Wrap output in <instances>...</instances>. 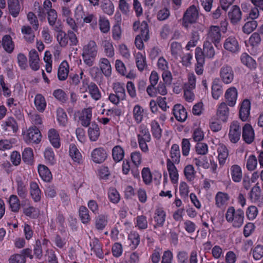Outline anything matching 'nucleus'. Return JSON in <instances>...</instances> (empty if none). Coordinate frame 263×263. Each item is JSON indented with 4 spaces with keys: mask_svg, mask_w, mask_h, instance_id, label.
Here are the masks:
<instances>
[{
    "mask_svg": "<svg viewBox=\"0 0 263 263\" xmlns=\"http://www.w3.org/2000/svg\"><path fill=\"white\" fill-rule=\"evenodd\" d=\"M226 219L233 227L239 228L243 224L244 212L242 209L235 210L233 206H230L227 211Z\"/></svg>",
    "mask_w": 263,
    "mask_h": 263,
    "instance_id": "obj_1",
    "label": "nucleus"
},
{
    "mask_svg": "<svg viewBox=\"0 0 263 263\" xmlns=\"http://www.w3.org/2000/svg\"><path fill=\"white\" fill-rule=\"evenodd\" d=\"M98 54L97 45L94 41L90 40L83 47L82 56L84 62L91 66Z\"/></svg>",
    "mask_w": 263,
    "mask_h": 263,
    "instance_id": "obj_2",
    "label": "nucleus"
},
{
    "mask_svg": "<svg viewBox=\"0 0 263 263\" xmlns=\"http://www.w3.org/2000/svg\"><path fill=\"white\" fill-rule=\"evenodd\" d=\"M57 42L61 47H65L68 44L69 41L70 46H76L78 43V37L75 33L71 30L66 32H61L56 35Z\"/></svg>",
    "mask_w": 263,
    "mask_h": 263,
    "instance_id": "obj_3",
    "label": "nucleus"
},
{
    "mask_svg": "<svg viewBox=\"0 0 263 263\" xmlns=\"http://www.w3.org/2000/svg\"><path fill=\"white\" fill-rule=\"evenodd\" d=\"M141 33L136 36L135 44L139 50H142L144 48L143 41H147L149 38V30L148 24L145 21H143L140 25Z\"/></svg>",
    "mask_w": 263,
    "mask_h": 263,
    "instance_id": "obj_4",
    "label": "nucleus"
},
{
    "mask_svg": "<svg viewBox=\"0 0 263 263\" xmlns=\"http://www.w3.org/2000/svg\"><path fill=\"white\" fill-rule=\"evenodd\" d=\"M42 138L39 129L35 126L29 127L24 134V140L26 142L30 143H39Z\"/></svg>",
    "mask_w": 263,
    "mask_h": 263,
    "instance_id": "obj_5",
    "label": "nucleus"
},
{
    "mask_svg": "<svg viewBox=\"0 0 263 263\" xmlns=\"http://www.w3.org/2000/svg\"><path fill=\"white\" fill-rule=\"evenodd\" d=\"M221 39V33L218 26L210 27L206 37V41L213 43L217 47Z\"/></svg>",
    "mask_w": 263,
    "mask_h": 263,
    "instance_id": "obj_6",
    "label": "nucleus"
},
{
    "mask_svg": "<svg viewBox=\"0 0 263 263\" xmlns=\"http://www.w3.org/2000/svg\"><path fill=\"white\" fill-rule=\"evenodd\" d=\"M198 12L195 6L190 7L185 11L183 17V26L187 28L189 24L195 23L197 20Z\"/></svg>",
    "mask_w": 263,
    "mask_h": 263,
    "instance_id": "obj_7",
    "label": "nucleus"
},
{
    "mask_svg": "<svg viewBox=\"0 0 263 263\" xmlns=\"http://www.w3.org/2000/svg\"><path fill=\"white\" fill-rule=\"evenodd\" d=\"M219 75L222 81L227 84L231 83L234 77L232 67L228 64H224L220 68Z\"/></svg>",
    "mask_w": 263,
    "mask_h": 263,
    "instance_id": "obj_8",
    "label": "nucleus"
},
{
    "mask_svg": "<svg viewBox=\"0 0 263 263\" xmlns=\"http://www.w3.org/2000/svg\"><path fill=\"white\" fill-rule=\"evenodd\" d=\"M241 126L237 121H233L230 126L229 138L231 142L237 143L240 139Z\"/></svg>",
    "mask_w": 263,
    "mask_h": 263,
    "instance_id": "obj_9",
    "label": "nucleus"
},
{
    "mask_svg": "<svg viewBox=\"0 0 263 263\" xmlns=\"http://www.w3.org/2000/svg\"><path fill=\"white\" fill-rule=\"evenodd\" d=\"M224 48L232 53H237L240 51V46L235 36L232 35L228 37L223 43Z\"/></svg>",
    "mask_w": 263,
    "mask_h": 263,
    "instance_id": "obj_10",
    "label": "nucleus"
},
{
    "mask_svg": "<svg viewBox=\"0 0 263 263\" xmlns=\"http://www.w3.org/2000/svg\"><path fill=\"white\" fill-rule=\"evenodd\" d=\"M2 129L8 135H12L18 130L17 124L12 117H9L1 124Z\"/></svg>",
    "mask_w": 263,
    "mask_h": 263,
    "instance_id": "obj_11",
    "label": "nucleus"
},
{
    "mask_svg": "<svg viewBox=\"0 0 263 263\" xmlns=\"http://www.w3.org/2000/svg\"><path fill=\"white\" fill-rule=\"evenodd\" d=\"M92 161L96 163L103 162L107 157L106 151L103 147L95 148L91 153Z\"/></svg>",
    "mask_w": 263,
    "mask_h": 263,
    "instance_id": "obj_12",
    "label": "nucleus"
},
{
    "mask_svg": "<svg viewBox=\"0 0 263 263\" xmlns=\"http://www.w3.org/2000/svg\"><path fill=\"white\" fill-rule=\"evenodd\" d=\"M166 218V212L162 208H157L154 213V219L156 222L154 228L163 226Z\"/></svg>",
    "mask_w": 263,
    "mask_h": 263,
    "instance_id": "obj_13",
    "label": "nucleus"
},
{
    "mask_svg": "<svg viewBox=\"0 0 263 263\" xmlns=\"http://www.w3.org/2000/svg\"><path fill=\"white\" fill-rule=\"evenodd\" d=\"M228 15L231 23L233 24H237L241 20L242 12L237 5H233L231 8Z\"/></svg>",
    "mask_w": 263,
    "mask_h": 263,
    "instance_id": "obj_14",
    "label": "nucleus"
},
{
    "mask_svg": "<svg viewBox=\"0 0 263 263\" xmlns=\"http://www.w3.org/2000/svg\"><path fill=\"white\" fill-rule=\"evenodd\" d=\"M229 115V109L226 103L222 102L218 106L216 116L217 119L221 122H226Z\"/></svg>",
    "mask_w": 263,
    "mask_h": 263,
    "instance_id": "obj_15",
    "label": "nucleus"
},
{
    "mask_svg": "<svg viewBox=\"0 0 263 263\" xmlns=\"http://www.w3.org/2000/svg\"><path fill=\"white\" fill-rule=\"evenodd\" d=\"M147 114V110L144 109L143 107L139 104H136L133 107V118L137 123H140Z\"/></svg>",
    "mask_w": 263,
    "mask_h": 263,
    "instance_id": "obj_16",
    "label": "nucleus"
},
{
    "mask_svg": "<svg viewBox=\"0 0 263 263\" xmlns=\"http://www.w3.org/2000/svg\"><path fill=\"white\" fill-rule=\"evenodd\" d=\"M238 92L236 88L231 87L228 88L224 95V98L227 104L230 106H234L236 102Z\"/></svg>",
    "mask_w": 263,
    "mask_h": 263,
    "instance_id": "obj_17",
    "label": "nucleus"
},
{
    "mask_svg": "<svg viewBox=\"0 0 263 263\" xmlns=\"http://www.w3.org/2000/svg\"><path fill=\"white\" fill-rule=\"evenodd\" d=\"M241 9L243 12L247 13V18L254 20L257 18L259 15V10L256 7H253L249 4L243 3L241 4Z\"/></svg>",
    "mask_w": 263,
    "mask_h": 263,
    "instance_id": "obj_18",
    "label": "nucleus"
},
{
    "mask_svg": "<svg viewBox=\"0 0 263 263\" xmlns=\"http://www.w3.org/2000/svg\"><path fill=\"white\" fill-rule=\"evenodd\" d=\"M166 167L172 182L176 183L178 180L179 175L175 163L170 159L166 160Z\"/></svg>",
    "mask_w": 263,
    "mask_h": 263,
    "instance_id": "obj_19",
    "label": "nucleus"
},
{
    "mask_svg": "<svg viewBox=\"0 0 263 263\" xmlns=\"http://www.w3.org/2000/svg\"><path fill=\"white\" fill-rule=\"evenodd\" d=\"M242 138L247 143H251L254 139V133L250 124H246L242 128Z\"/></svg>",
    "mask_w": 263,
    "mask_h": 263,
    "instance_id": "obj_20",
    "label": "nucleus"
},
{
    "mask_svg": "<svg viewBox=\"0 0 263 263\" xmlns=\"http://www.w3.org/2000/svg\"><path fill=\"white\" fill-rule=\"evenodd\" d=\"M250 102L248 99L244 100L241 103L239 110V117L242 121H246L250 115Z\"/></svg>",
    "mask_w": 263,
    "mask_h": 263,
    "instance_id": "obj_21",
    "label": "nucleus"
},
{
    "mask_svg": "<svg viewBox=\"0 0 263 263\" xmlns=\"http://www.w3.org/2000/svg\"><path fill=\"white\" fill-rule=\"evenodd\" d=\"M173 114L176 119L180 122H184L187 118V112L184 107L180 104L174 105Z\"/></svg>",
    "mask_w": 263,
    "mask_h": 263,
    "instance_id": "obj_22",
    "label": "nucleus"
},
{
    "mask_svg": "<svg viewBox=\"0 0 263 263\" xmlns=\"http://www.w3.org/2000/svg\"><path fill=\"white\" fill-rule=\"evenodd\" d=\"M2 46L5 51L8 53L13 52L14 49V43L11 36L9 34L3 36L2 40Z\"/></svg>",
    "mask_w": 263,
    "mask_h": 263,
    "instance_id": "obj_23",
    "label": "nucleus"
},
{
    "mask_svg": "<svg viewBox=\"0 0 263 263\" xmlns=\"http://www.w3.org/2000/svg\"><path fill=\"white\" fill-rule=\"evenodd\" d=\"M39 60L37 52L35 49L31 50L29 52V62L32 70L36 71L40 68Z\"/></svg>",
    "mask_w": 263,
    "mask_h": 263,
    "instance_id": "obj_24",
    "label": "nucleus"
},
{
    "mask_svg": "<svg viewBox=\"0 0 263 263\" xmlns=\"http://www.w3.org/2000/svg\"><path fill=\"white\" fill-rule=\"evenodd\" d=\"M21 32L23 35L24 40L28 43H32L34 41L35 34L32 28L28 25H24L22 27Z\"/></svg>",
    "mask_w": 263,
    "mask_h": 263,
    "instance_id": "obj_25",
    "label": "nucleus"
},
{
    "mask_svg": "<svg viewBox=\"0 0 263 263\" xmlns=\"http://www.w3.org/2000/svg\"><path fill=\"white\" fill-rule=\"evenodd\" d=\"M217 151L219 164L223 165L229 156L228 150L226 145L220 143L218 145Z\"/></svg>",
    "mask_w": 263,
    "mask_h": 263,
    "instance_id": "obj_26",
    "label": "nucleus"
},
{
    "mask_svg": "<svg viewBox=\"0 0 263 263\" xmlns=\"http://www.w3.org/2000/svg\"><path fill=\"white\" fill-rule=\"evenodd\" d=\"M69 154L74 162L78 164L82 163L83 160L82 156L74 144H70Z\"/></svg>",
    "mask_w": 263,
    "mask_h": 263,
    "instance_id": "obj_27",
    "label": "nucleus"
},
{
    "mask_svg": "<svg viewBox=\"0 0 263 263\" xmlns=\"http://www.w3.org/2000/svg\"><path fill=\"white\" fill-rule=\"evenodd\" d=\"M30 194L34 202H39L41 199L42 192L38 184L35 182L30 183Z\"/></svg>",
    "mask_w": 263,
    "mask_h": 263,
    "instance_id": "obj_28",
    "label": "nucleus"
},
{
    "mask_svg": "<svg viewBox=\"0 0 263 263\" xmlns=\"http://www.w3.org/2000/svg\"><path fill=\"white\" fill-rule=\"evenodd\" d=\"M136 66L139 70L142 71L146 66V55L145 52H135L134 54Z\"/></svg>",
    "mask_w": 263,
    "mask_h": 263,
    "instance_id": "obj_29",
    "label": "nucleus"
},
{
    "mask_svg": "<svg viewBox=\"0 0 263 263\" xmlns=\"http://www.w3.org/2000/svg\"><path fill=\"white\" fill-rule=\"evenodd\" d=\"M229 199L227 193L219 192L215 196V204L218 208H224L228 204Z\"/></svg>",
    "mask_w": 263,
    "mask_h": 263,
    "instance_id": "obj_30",
    "label": "nucleus"
},
{
    "mask_svg": "<svg viewBox=\"0 0 263 263\" xmlns=\"http://www.w3.org/2000/svg\"><path fill=\"white\" fill-rule=\"evenodd\" d=\"M100 68L106 77H109L111 73V67L109 60L105 58H102L99 63Z\"/></svg>",
    "mask_w": 263,
    "mask_h": 263,
    "instance_id": "obj_31",
    "label": "nucleus"
},
{
    "mask_svg": "<svg viewBox=\"0 0 263 263\" xmlns=\"http://www.w3.org/2000/svg\"><path fill=\"white\" fill-rule=\"evenodd\" d=\"M92 118V110L91 108L84 109L82 112L80 120L82 126L88 127L90 124Z\"/></svg>",
    "mask_w": 263,
    "mask_h": 263,
    "instance_id": "obj_32",
    "label": "nucleus"
},
{
    "mask_svg": "<svg viewBox=\"0 0 263 263\" xmlns=\"http://www.w3.org/2000/svg\"><path fill=\"white\" fill-rule=\"evenodd\" d=\"M23 213L25 216L31 219H36L40 215L39 210L30 204L23 208Z\"/></svg>",
    "mask_w": 263,
    "mask_h": 263,
    "instance_id": "obj_33",
    "label": "nucleus"
},
{
    "mask_svg": "<svg viewBox=\"0 0 263 263\" xmlns=\"http://www.w3.org/2000/svg\"><path fill=\"white\" fill-rule=\"evenodd\" d=\"M8 5L10 14L13 17H17L21 9L18 0H8Z\"/></svg>",
    "mask_w": 263,
    "mask_h": 263,
    "instance_id": "obj_34",
    "label": "nucleus"
},
{
    "mask_svg": "<svg viewBox=\"0 0 263 263\" xmlns=\"http://www.w3.org/2000/svg\"><path fill=\"white\" fill-rule=\"evenodd\" d=\"M88 134L91 141H96L100 136V132L98 125L95 122L91 123L88 129Z\"/></svg>",
    "mask_w": 263,
    "mask_h": 263,
    "instance_id": "obj_35",
    "label": "nucleus"
},
{
    "mask_svg": "<svg viewBox=\"0 0 263 263\" xmlns=\"http://www.w3.org/2000/svg\"><path fill=\"white\" fill-rule=\"evenodd\" d=\"M91 250L99 258H103L104 253L102 248V245L98 239H95L90 243Z\"/></svg>",
    "mask_w": 263,
    "mask_h": 263,
    "instance_id": "obj_36",
    "label": "nucleus"
},
{
    "mask_svg": "<svg viewBox=\"0 0 263 263\" xmlns=\"http://www.w3.org/2000/svg\"><path fill=\"white\" fill-rule=\"evenodd\" d=\"M101 46L104 49L106 56L108 58H112L115 55V49L112 42L110 40H104L102 41Z\"/></svg>",
    "mask_w": 263,
    "mask_h": 263,
    "instance_id": "obj_37",
    "label": "nucleus"
},
{
    "mask_svg": "<svg viewBox=\"0 0 263 263\" xmlns=\"http://www.w3.org/2000/svg\"><path fill=\"white\" fill-rule=\"evenodd\" d=\"M17 183V193L19 197L22 199H25L27 197L28 192L25 183L22 181L21 177H18L16 179Z\"/></svg>",
    "mask_w": 263,
    "mask_h": 263,
    "instance_id": "obj_38",
    "label": "nucleus"
},
{
    "mask_svg": "<svg viewBox=\"0 0 263 263\" xmlns=\"http://www.w3.org/2000/svg\"><path fill=\"white\" fill-rule=\"evenodd\" d=\"M48 242L49 241L45 239H44L42 242L39 240L36 241L33 251L34 254L36 255L37 258L40 259L42 257L43 248L44 249H46Z\"/></svg>",
    "mask_w": 263,
    "mask_h": 263,
    "instance_id": "obj_39",
    "label": "nucleus"
},
{
    "mask_svg": "<svg viewBox=\"0 0 263 263\" xmlns=\"http://www.w3.org/2000/svg\"><path fill=\"white\" fill-rule=\"evenodd\" d=\"M38 172L40 176L45 181L49 182L52 178V174L49 168L45 165L40 164L38 166Z\"/></svg>",
    "mask_w": 263,
    "mask_h": 263,
    "instance_id": "obj_40",
    "label": "nucleus"
},
{
    "mask_svg": "<svg viewBox=\"0 0 263 263\" xmlns=\"http://www.w3.org/2000/svg\"><path fill=\"white\" fill-rule=\"evenodd\" d=\"M48 138L52 145L56 148L60 146V137L58 132L54 129H50L48 132Z\"/></svg>",
    "mask_w": 263,
    "mask_h": 263,
    "instance_id": "obj_41",
    "label": "nucleus"
},
{
    "mask_svg": "<svg viewBox=\"0 0 263 263\" xmlns=\"http://www.w3.org/2000/svg\"><path fill=\"white\" fill-rule=\"evenodd\" d=\"M232 180L235 182H239L242 179V174L241 167L238 165H233L230 168Z\"/></svg>",
    "mask_w": 263,
    "mask_h": 263,
    "instance_id": "obj_42",
    "label": "nucleus"
},
{
    "mask_svg": "<svg viewBox=\"0 0 263 263\" xmlns=\"http://www.w3.org/2000/svg\"><path fill=\"white\" fill-rule=\"evenodd\" d=\"M212 43L206 41L203 43L202 51L205 58L208 59H213L215 54V51Z\"/></svg>",
    "mask_w": 263,
    "mask_h": 263,
    "instance_id": "obj_43",
    "label": "nucleus"
},
{
    "mask_svg": "<svg viewBox=\"0 0 263 263\" xmlns=\"http://www.w3.org/2000/svg\"><path fill=\"white\" fill-rule=\"evenodd\" d=\"M108 223V215L100 214L95 219V227L99 231L103 230Z\"/></svg>",
    "mask_w": 263,
    "mask_h": 263,
    "instance_id": "obj_44",
    "label": "nucleus"
},
{
    "mask_svg": "<svg viewBox=\"0 0 263 263\" xmlns=\"http://www.w3.org/2000/svg\"><path fill=\"white\" fill-rule=\"evenodd\" d=\"M180 151L179 146L177 144L172 145L170 151L171 160L175 164H178L180 159Z\"/></svg>",
    "mask_w": 263,
    "mask_h": 263,
    "instance_id": "obj_45",
    "label": "nucleus"
},
{
    "mask_svg": "<svg viewBox=\"0 0 263 263\" xmlns=\"http://www.w3.org/2000/svg\"><path fill=\"white\" fill-rule=\"evenodd\" d=\"M69 65L67 62H63L60 64L58 72V78L61 81L65 80L68 75Z\"/></svg>",
    "mask_w": 263,
    "mask_h": 263,
    "instance_id": "obj_46",
    "label": "nucleus"
},
{
    "mask_svg": "<svg viewBox=\"0 0 263 263\" xmlns=\"http://www.w3.org/2000/svg\"><path fill=\"white\" fill-rule=\"evenodd\" d=\"M261 197V189L257 184H256L251 190L250 193V199L252 202L257 203L260 201Z\"/></svg>",
    "mask_w": 263,
    "mask_h": 263,
    "instance_id": "obj_47",
    "label": "nucleus"
},
{
    "mask_svg": "<svg viewBox=\"0 0 263 263\" xmlns=\"http://www.w3.org/2000/svg\"><path fill=\"white\" fill-rule=\"evenodd\" d=\"M8 203L9 208L11 211L15 213L18 212L19 211L21 204L20 200L16 195H11L9 198Z\"/></svg>",
    "mask_w": 263,
    "mask_h": 263,
    "instance_id": "obj_48",
    "label": "nucleus"
},
{
    "mask_svg": "<svg viewBox=\"0 0 263 263\" xmlns=\"http://www.w3.org/2000/svg\"><path fill=\"white\" fill-rule=\"evenodd\" d=\"M34 105L37 110L43 112L46 108V102L45 98L41 94H37L34 98Z\"/></svg>",
    "mask_w": 263,
    "mask_h": 263,
    "instance_id": "obj_49",
    "label": "nucleus"
},
{
    "mask_svg": "<svg viewBox=\"0 0 263 263\" xmlns=\"http://www.w3.org/2000/svg\"><path fill=\"white\" fill-rule=\"evenodd\" d=\"M79 216L82 222L84 224H88L91 220L89 212L86 206H81L79 210Z\"/></svg>",
    "mask_w": 263,
    "mask_h": 263,
    "instance_id": "obj_50",
    "label": "nucleus"
},
{
    "mask_svg": "<svg viewBox=\"0 0 263 263\" xmlns=\"http://www.w3.org/2000/svg\"><path fill=\"white\" fill-rule=\"evenodd\" d=\"M128 239L130 243L129 244L131 249H136L139 245L140 238L137 232H131L128 235Z\"/></svg>",
    "mask_w": 263,
    "mask_h": 263,
    "instance_id": "obj_51",
    "label": "nucleus"
},
{
    "mask_svg": "<svg viewBox=\"0 0 263 263\" xmlns=\"http://www.w3.org/2000/svg\"><path fill=\"white\" fill-rule=\"evenodd\" d=\"M112 156L115 161L119 162L124 158V150L120 146L117 145L112 148Z\"/></svg>",
    "mask_w": 263,
    "mask_h": 263,
    "instance_id": "obj_52",
    "label": "nucleus"
},
{
    "mask_svg": "<svg viewBox=\"0 0 263 263\" xmlns=\"http://www.w3.org/2000/svg\"><path fill=\"white\" fill-rule=\"evenodd\" d=\"M112 88L115 93L118 95L121 98L125 99L126 93L124 88V84L120 82H115L113 83Z\"/></svg>",
    "mask_w": 263,
    "mask_h": 263,
    "instance_id": "obj_53",
    "label": "nucleus"
},
{
    "mask_svg": "<svg viewBox=\"0 0 263 263\" xmlns=\"http://www.w3.org/2000/svg\"><path fill=\"white\" fill-rule=\"evenodd\" d=\"M101 7L103 11L108 15H112L114 12V6L110 0H103Z\"/></svg>",
    "mask_w": 263,
    "mask_h": 263,
    "instance_id": "obj_54",
    "label": "nucleus"
},
{
    "mask_svg": "<svg viewBox=\"0 0 263 263\" xmlns=\"http://www.w3.org/2000/svg\"><path fill=\"white\" fill-rule=\"evenodd\" d=\"M240 60L242 63L250 68H253L255 67L256 62L246 53H243L240 57Z\"/></svg>",
    "mask_w": 263,
    "mask_h": 263,
    "instance_id": "obj_55",
    "label": "nucleus"
},
{
    "mask_svg": "<svg viewBox=\"0 0 263 263\" xmlns=\"http://www.w3.org/2000/svg\"><path fill=\"white\" fill-rule=\"evenodd\" d=\"M151 127L153 136L157 139H160L162 135V129L158 122L156 120H153L151 123Z\"/></svg>",
    "mask_w": 263,
    "mask_h": 263,
    "instance_id": "obj_56",
    "label": "nucleus"
},
{
    "mask_svg": "<svg viewBox=\"0 0 263 263\" xmlns=\"http://www.w3.org/2000/svg\"><path fill=\"white\" fill-rule=\"evenodd\" d=\"M151 139V136L146 126L141 124L138 128V133L137 134V139Z\"/></svg>",
    "mask_w": 263,
    "mask_h": 263,
    "instance_id": "obj_57",
    "label": "nucleus"
},
{
    "mask_svg": "<svg viewBox=\"0 0 263 263\" xmlns=\"http://www.w3.org/2000/svg\"><path fill=\"white\" fill-rule=\"evenodd\" d=\"M257 27V22L256 21L251 20L247 22L242 27V31L246 34H250L253 32Z\"/></svg>",
    "mask_w": 263,
    "mask_h": 263,
    "instance_id": "obj_58",
    "label": "nucleus"
},
{
    "mask_svg": "<svg viewBox=\"0 0 263 263\" xmlns=\"http://www.w3.org/2000/svg\"><path fill=\"white\" fill-rule=\"evenodd\" d=\"M223 93L222 86L217 82H214L212 86V95L213 98L217 100Z\"/></svg>",
    "mask_w": 263,
    "mask_h": 263,
    "instance_id": "obj_59",
    "label": "nucleus"
},
{
    "mask_svg": "<svg viewBox=\"0 0 263 263\" xmlns=\"http://www.w3.org/2000/svg\"><path fill=\"white\" fill-rule=\"evenodd\" d=\"M57 117L59 123L63 126H65L67 123V116L62 108H59L57 110Z\"/></svg>",
    "mask_w": 263,
    "mask_h": 263,
    "instance_id": "obj_60",
    "label": "nucleus"
},
{
    "mask_svg": "<svg viewBox=\"0 0 263 263\" xmlns=\"http://www.w3.org/2000/svg\"><path fill=\"white\" fill-rule=\"evenodd\" d=\"M88 91L91 97L95 100L101 98V95L98 86L93 83H91L88 87Z\"/></svg>",
    "mask_w": 263,
    "mask_h": 263,
    "instance_id": "obj_61",
    "label": "nucleus"
},
{
    "mask_svg": "<svg viewBox=\"0 0 263 263\" xmlns=\"http://www.w3.org/2000/svg\"><path fill=\"white\" fill-rule=\"evenodd\" d=\"M23 160L27 164H31L33 159V153L32 148L27 147L22 153Z\"/></svg>",
    "mask_w": 263,
    "mask_h": 263,
    "instance_id": "obj_62",
    "label": "nucleus"
},
{
    "mask_svg": "<svg viewBox=\"0 0 263 263\" xmlns=\"http://www.w3.org/2000/svg\"><path fill=\"white\" fill-rule=\"evenodd\" d=\"M108 197L110 201L113 203H117L120 199V196L119 192L115 188H110L108 192Z\"/></svg>",
    "mask_w": 263,
    "mask_h": 263,
    "instance_id": "obj_63",
    "label": "nucleus"
},
{
    "mask_svg": "<svg viewBox=\"0 0 263 263\" xmlns=\"http://www.w3.org/2000/svg\"><path fill=\"white\" fill-rule=\"evenodd\" d=\"M99 25L101 31L103 33H107L110 29L109 21L104 17H100Z\"/></svg>",
    "mask_w": 263,
    "mask_h": 263,
    "instance_id": "obj_64",
    "label": "nucleus"
}]
</instances>
